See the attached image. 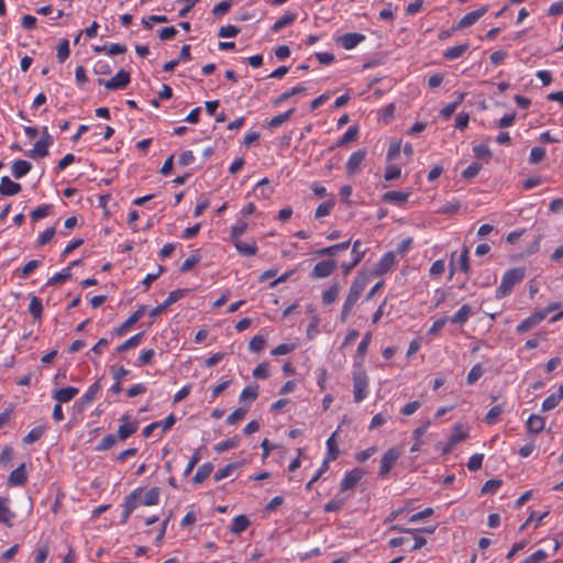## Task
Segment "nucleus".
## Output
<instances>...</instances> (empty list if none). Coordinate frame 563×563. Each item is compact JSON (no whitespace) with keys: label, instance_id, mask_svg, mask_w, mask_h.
Returning a JSON list of instances; mask_svg holds the SVG:
<instances>
[{"label":"nucleus","instance_id":"nucleus-27","mask_svg":"<svg viewBox=\"0 0 563 563\" xmlns=\"http://www.w3.org/2000/svg\"><path fill=\"white\" fill-rule=\"evenodd\" d=\"M145 313V306L139 307L118 329V334H123L135 324Z\"/></svg>","mask_w":563,"mask_h":563},{"label":"nucleus","instance_id":"nucleus-31","mask_svg":"<svg viewBox=\"0 0 563 563\" xmlns=\"http://www.w3.org/2000/svg\"><path fill=\"white\" fill-rule=\"evenodd\" d=\"M250 523V519L245 515H239L232 519L230 530L233 534H240L249 528Z\"/></svg>","mask_w":563,"mask_h":563},{"label":"nucleus","instance_id":"nucleus-28","mask_svg":"<svg viewBox=\"0 0 563 563\" xmlns=\"http://www.w3.org/2000/svg\"><path fill=\"white\" fill-rule=\"evenodd\" d=\"M31 169H32V164L30 162L24 161V159H18V161L13 162L11 172H12V175L14 178L20 179V178L24 177L25 175H27Z\"/></svg>","mask_w":563,"mask_h":563},{"label":"nucleus","instance_id":"nucleus-19","mask_svg":"<svg viewBox=\"0 0 563 563\" xmlns=\"http://www.w3.org/2000/svg\"><path fill=\"white\" fill-rule=\"evenodd\" d=\"M365 40V35L361 33H346L339 38V43L345 49H353Z\"/></svg>","mask_w":563,"mask_h":563},{"label":"nucleus","instance_id":"nucleus-20","mask_svg":"<svg viewBox=\"0 0 563 563\" xmlns=\"http://www.w3.org/2000/svg\"><path fill=\"white\" fill-rule=\"evenodd\" d=\"M78 393H79V389L77 387L68 386V387H64V388L55 390L53 394V398L58 404H65V402L70 401Z\"/></svg>","mask_w":563,"mask_h":563},{"label":"nucleus","instance_id":"nucleus-50","mask_svg":"<svg viewBox=\"0 0 563 563\" xmlns=\"http://www.w3.org/2000/svg\"><path fill=\"white\" fill-rule=\"evenodd\" d=\"M504 412V408L500 405L492 407L485 416V422L494 424L497 422L499 416Z\"/></svg>","mask_w":563,"mask_h":563},{"label":"nucleus","instance_id":"nucleus-2","mask_svg":"<svg viewBox=\"0 0 563 563\" xmlns=\"http://www.w3.org/2000/svg\"><path fill=\"white\" fill-rule=\"evenodd\" d=\"M368 395V377L362 369L353 372V397L355 402L363 401Z\"/></svg>","mask_w":563,"mask_h":563},{"label":"nucleus","instance_id":"nucleus-13","mask_svg":"<svg viewBox=\"0 0 563 563\" xmlns=\"http://www.w3.org/2000/svg\"><path fill=\"white\" fill-rule=\"evenodd\" d=\"M468 437L467 432L463 430L462 424H456L453 429V433L449 438L448 442L443 448V453L451 452L460 442L464 441Z\"/></svg>","mask_w":563,"mask_h":563},{"label":"nucleus","instance_id":"nucleus-54","mask_svg":"<svg viewBox=\"0 0 563 563\" xmlns=\"http://www.w3.org/2000/svg\"><path fill=\"white\" fill-rule=\"evenodd\" d=\"M71 277L70 267H66L60 272L54 274L47 282L48 285L63 283Z\"/></svg>","mask_w":563,"mask_h":563},{"label":"nucleus","instance_id":"nucleus-61","mask_svg":"<svg viewBox=\"0 0 563 563\" xmlns=\"http://www.w3.org/2000/svg\"><path fill=\"white\" fill-rule=\"evenodd\" d=\"M560 397L556 396V394L549 395L542 402V410L543 411H550L558 407L560 404Z\"/></svg>","mask_w":563,"mask_h":563},{"label":"nucleus","instance_id":"nucleus-64","mask_svg":"<svg viewBox=\"0 0 563 563\" xmlns=\"http://www.w3.org/2000/svg\"><path fill=\"white\" fill-rule=\"evenodd\" d=\"M448 298V294L443 288H437L432 297V308L440 307Z\"/></svg>","mask_w":563,"mask_h":563},{"label":"nucleus","instance_id":"nucleus-42","mask_svg":"<svg viewBox=\"0 0 563 563\" xmlns=\"http://www.w3.org/2000/svg\"><path fill=\"white\" fill-rule=\"evenodd\" d=\"M296 20L295 13H285L283 16H280L272 26L273 32H278L283 30L284 27L288 26Z\"/></svg>","mask_w":563,"mask_h":563},{"label":"nucleus","instance_id":"nucleus-56","mask_svg":"<svg viewBox=\"0 0 563 563\" xmlns=\"http://www.w3.org/2000/svg\"><path fill=\"white\" fill-rule=\"evenodd\" d=\"M461 209V203L457 200L448 202L439 208L437 211L440 214H455Z\"/></svg>","mask_w":563,"mask_h":563},{"label":"nucleus","instance_id":"nucleus-45","mask_svg":"<svg viewBox=\"0 0 563 563\" xmlns=\"http://www.w3.org/2000/svg\"><path fill=\"white\" fill-rule=\"evenodd\" d=\"M484 374V368L481 364H475L467 374V385H474Z\"/></svg>","mask_w":563,"mask_h":563},{"label":"nucleus","instance_id":"nucleus-4","mask_svg":"<svg viewBox=\"0 0 563 563\" xmlns=\"http://www.w3.org/2000/svg\"><path fill=\"white\" fill-rule=\"evenodd\" d=\"M402 455V449L393 446L388 449L380 460L379 475L385 477L389 474L397 460Z\"/></svg>","mask_w":563,"mask_h":563},{"label":"nucleus","instance_id":"nucleus-17","mask_svg":"<svg viewBox=\"0 0 563 563\" xmlns=\"http://www.w3.org/2000/svg\"><path fill=\"white\" fill-rule=\"evenodd\" d=\"M487 7L484 5L477 10L466 13L459 22L457 29H466L475 24L486 12Z\"/></svg>","mask_w":563,"mask_h":563},{"label":"nucleus","instance_id":"nucleus-16","mask_svg":"<svg viewBox=\"0 0 563 563\" xmlns=\"http://www.w3.org/2000/svg\"><path fill=\"white\" fill-rule=\"evenodd\" d=\"M363 477V472L358 468H354L345 473L344 477L340 483L342 492L353 488Z\"/></svg>","mask_w":563,"mask_h":563},{"label":"nucleus","instance_id":"nucleus-63","mask_svg":"<svg viewBox=\"0 0 563 563\" xmlns=\"http://www.w3.org/2000/svg\"><path fill=\"white\" fill-rule=\"evenodd\" d=\"M400 175H401V168L399 166L388 165L385 170L384 178L387 181H391V180L399 178Z\"/></svg>","mask_w":563,"mask_h":563},{"label":"nucleus","instance_id":"nucleus-41","mask_svg":"<svg viewBox=\"0 0 563 563\" xmlns=\"http://www.w3.org/2000/svg\"><path fill=\"white\" fill-rule=\"evenodd\" d=\"M294 112H295V109H289L288 111H286L284 113L275 115L274 118H272L269 120L268 128L269 129L279 128L282 124H284L286 121H288L291 118Z\"/></svg>","mask_w":563,"mask_h":563},{"label":"nucleus","instance_id":"nucleus-25","mask_svg":"<svg viewBox=\"0 0 563 563\" xmlns=\"http://www.w3.org/2000/svg\"><path fill=\"white\" fill-rule=\"evenodd\" d=\"M232 244L234 245L235 250L243 256H254L258 251L257 243L254 240L249 242L241 240Z\"/></svg>","mask_w":563,"mask_h":563},{"label":"nucleus","instance_id":"nucleus-26","mask_svg":"<svg viewBox=\"0 0 563 563\" xmlns=\"http://www.w3.org/2000/svg\"><path fill=\"white\" fill-rule=\"evenodd\" d=\"M335 435H336V432H333L325 442L327 453L323 459V462H325L327 464H329L331 461H334L339 454V445L335 440Z\"/></svg>","mask_w":563,"mask_h":563},{"label":"nucleus","instance_id":"nucleus-46","mask_svg":"<svg viewBox=\"0 0 563 563\" xmlns=\"http://www.w3.org/2000/svg\"><path fill=\"white\" fill-rule=\"evenodd\" d=\"M482 168L483 166L479 163L474 162L462 172V178L465 180H471L478 175Z\"/></svg>","mask_w":563,"mask_h":563},{"label":"nucleus","instance_id":"nucleus-6","mask_svg":"<svg viewBox=\"0 0 563 563\" xmlns=\"http://www.w3.org/2000/svg\"><path fill=\"white\" fill-rule=\"evenodd\" d=\"M131 81L130 74L123 69L119 70L111 79H98V84L108 90H118L125 88Z\"/></svg>","mask_w":563,"mask_h":563},{"label":"nucleus","instance_id":"nucleus-18","mask_svg":"<svg viewBox=\"0 0 563 563\" xmlns=\"http://www.w3.org/2000/svg\"><path fill=\"white\" fill-rule=\"evenodd\" d=\"M99 390H100V383L99 382H95L93 384H91L88 387V389L79 398V400L76 402V405L80 409L86 408L87 406H89L96 399V396H97Z\"/></svg>","mask_w":563,"mask_h":563},{"label":"nucleus","instance_id":"nucleus-35","mask_svg":"<svg viewBox=\"0 0 563 563\" xmlns=\"http://www.w3.org/2000/svg\"><path fill=\"white\" fill-rule=\"evenodd\" d=\"M358 128L356 125L350 126L345 133L336 141L335 145L330 147V150H334L335 147H341L349 142L354 141L357 137Z\"/></svg>","mask_w":563,"mask_h":563},{"label":"nucleus","instance_id":"nucleus-22","mask_svg":"<svg viewBox=\"0 0 563 563\" xmlns=\"http://www.w3.org/2000/svg\"><path fill=\"white\" fill-rule=\"evenodd\" d=\"M410 196V192L390 190L383 195L382 199L385 202L400 206L405 203Z\"/></svg>","mask_w":563,"mask_h":563},{"label":"nucleus","instance_id":"nucleus-57","mask_svg":"<svg viewBox=\"0 0 563 563\" xmlns=\"http://www.w3.org/2000/svg\"><path fill=\"white\" fill-rule=\"evenodd\" d=\"M547 151L543 147H532L529 156L530 164H538L542 162L545 157Z\"/></svg>","mask_w":563,"mask_h":563},{"label":"nucleus","instance_id":"nucleus-36","mask_svg":"<svg viewBox=\"0 0 563 563\" xmlns=\"http://www.w3.org/2000/svg\"><path fill=\"white\" fill-rule=\"evenodd\" d=\"M247 230V223L244 221H236L230 230V241L232 243L241 241V236Z\"/></svg>","mask_w":563,"mask_h":563},{"label":"nucleus","instance_id":"nucleus-49","mask_svg":"<svg viewBox=\"0 0 563 563\" xmlns=\"http://www.w3.org/2000/svg\"><path fill=\"white\" fill-rule=\"evenodd\" d=\"M154 356L155 351L153 349L143 350L135 362V366L141 367L151 364Z\"/></svg>","mask_w":563,"mask_h":563},{"label":"nucleus","instance_id":"nucleus-10","mask_svg":"<svg viewBox=\"0 0 563 563\" xmlns=\"http://www.w3.org/2000/svg\"><path fill=\"white\" fill-rule=\"evenodd\" d=\"M545 319V312L534 311L532 314H530L528 318L523 319L517 327L516 332L517 333H525L529 331L530 329L537 327L539 323H541Z\"/></svg>","mask_w":563,"mask_h":563},{"label":"nucleus","instance_id":"nucleus-3","mask_svg":"<svg viewBox=\"0 0 563 563\" xmlns=\"http://www.w3.org/2000/svg\"><path fill=\"white\" fill-rule=\"evenodd\" d=\"M53 144V137L48 133L47 126L43 128L42 137L35 142L33 148L26 152L31 158H43L48 154V147Z\"/></svg>","mask_w":563,"mask_h":563},{"label":"nucleus","instance_id":"nucleus-15","mask_svg":"<svg viewBox=\"0 0 563 563\" xmlns=\"http://www.w3.org/2000/svg\"><path fill=\"white\" fill-rule=\"evenodd\" d=\"M14 519L15 514L10 508L9 498L0 496V523L12 527Z\"/></svg>","mask_w":563,"mask_h":563},{"label":"nucleus","instance_id":"nucleus-32","mask_svg":"<svg viewBox=\"0 0 563 563\" xmlns=\"http://www.w3.org/2000/svg\"><path fill=\"white\" fill-rule=\"evenodd\" d=\"M29 312L35 321L41 322L43 317V305L38 297L32 296L29 305Z\"/></svg>","mask_w":563,"mask_h":563},{"label":"nucleus","instance_id":"nucleus-11","mask_svg":"<svg viewBox=\"0 0 563 563\" xmlns=\"http://www.w3.org/2000/svg\"><path fill=\"white\" fill-rule=\"evenodd\" d=\"M336 264L334 261H320L314 265L310 276L314 279L325 278L333 273Z\"/></svg>","mask_w":563,"mask_h":563},{"label":"nucleus","instance_id":"nucleus-9","mask_svg":"<svg viewBox=\"0 0 563 563\" xmlns=\"http://www.w3.org/2000/svg\"><path fill=\"white\" fill-rule=\"evenodd\" d=\"M367 155V151L362 148L353 152L345 165L346 173L349 175H355L361 165L363 164L365 157Z\"/></svg>","mask_w":563,"mask_h":563},{"label":"nucleus","instance_id":"nucleus-33","mask_svg":"<svg viewBox=\"0 0 563 563\" xmlns=\"http://www.w3.org/2000/svg\"><path fill=\"white\" fill-rule=\"evenodd\" d=\"M242 466V463L241 462H233V463H229L228 465H225L224 467L220 468L216 474H214V481L216 482H220L229 476H231L235 471H238L240 467Z\"/></svg>","mask_w":563,"mask_h":563},{"label":"nucleus","instance_id":"nucleus-21","mask_svg":"<svg viewBox=\"0 0 563 563\" xmlns=\"http://www.w3.org/2000/svg\"><path fill=\"white\" fill-rule=\"evenodd\" d=\"M473 308L465 303L450 318V321L453 324L463 325L473 316Z\"/></svg>","mask_w":563,"mask_h":563},{"label":"nucleus","instance_id":"nucleus-39","mask_svg":"<svg viewBox=\"0 0 563 563\" xmlns=\"http://www.w3.org/2000/svg\"><path fill=\"white\" fill-rule=\"evenodd\" d=\"M303 92H306L305 86H301V85L295 86L291 89H288V90L284 91L283 93H280L274 103L276 106H278V104L285 102L286 100H288L289 98H291L292 96L303 93Z\"/></svg>","mask_w":563,"mask_h":563},{"label":"nucleus","instance_id":"nucleus-5","mask_svg":"<svg viewBox=\"0 0 563 563\" xmlns=\"http://www.w3.org/2000/svg\"><path fill=\"white\" fill-rule=\"evenodd\" d=\"M367 286V278L365 276H357L354 278V280L351 284V287L349 289V294L344 300L345 303L354 307V305L360 299L361 295L363 294L364 289Z\"/></svg>","mask_w":563,"mask_h":563},{"label":"nucleus","instance_id":"nucleus-47","mask_svg":"<svg viewBox=\"0 0 563 563\" xmlns=\"http://www.w3.org/2000/svg\"><path fill=\"white\" fill-rule=\"evenodd\" d=\"M258 396V387L257 386H246L242 393L240 394V401H254Z\"/></svg>","mask_w":563,"mask_h":563},{"label":"nucleus","instance_id":"nucleus-23","mask_svg":"<svg viewBox=\"0 0 563 563\" xmlns=\"http://www.w3.org/2000/svg\"><path fill=\"white\" fill-rule=\"evenodd\" d=\"M159 501V488L153 487L145 492H143L139 495V506H154L157 505Z\"/></svg>","mask_w":563,"mask_h":563},{"label":"nucleus","instance_id":"nucleus-60","mask_svg":"<svg viewBox=\"0 0 563 563\" xmlns=\"http://www.w3.org/2000/svg\"><path fill=\"white\" fill-rule=\"evenodd\" d=\"M253 376L256 378V379H265L269 376V365L267 362H263L261 364H258L254 369H253Z\"/></svg>","mask_w":563,"mask_h":563},{"label":"nucleus","instance_id":"nucleus-24","mask_svg":"<svg viewBox=\"0 0 563 563\" xmlns=\"http://www.w3.org/2000/svg\"><path fill=\"white\" fill-rule=\"evenodd\" d=\"M21 191V185L11 180L8 176H3L0 180V194L4 196H13Z\"/></svg>","mask_w":563,"mask_h":563},{"label":"nucleus","instance_id":"nucleus-40","mask_svg":"<svg viewBox=\"0 0 563 563\" xmlns=\"http://www.w3.org/2000/svg\"><path fill=\"white\" fill-rule=\"evenodd\" d=\"M340 287L338 284L331 285L328 289L322 292V302L324 305L333 303L339 296Z\"/></svg>","mask_w":563,"mask_h":563},{"label":"nucleus","instance_id":"nucleus-29","mask_svg":"<svg viewBox=\"0 0 563 563\" xmlns=\"http://www.w3.org/2000/svg\"><path fill=\"white\" fill-rule=\"evenodd\" d=\"M26 472H25V464L22 463L19 465L15 470H13L9 475V484L11 486H20L23 485L26 482Z\"/></svg>","mask_w":563,"mask_h":563},{"label":"nucleus","instance_id":"nucleus-53","mask_svg":"<svg viewBox=\"0 0 563 563\" xmlns=\"http://www.w3.org/2000/svg\"><path fill=\"white\" fill-rule=\"evenodd\" d=\"M238 443H239V440L236 438H231V439H227L224 441L217 443L213 449L217 453H222V452H225L228 450L235 448L238 445Z\"/></svg>","mask_w":563,"mask_h":563},{"label":"nucleus","instance_id":"nucleus-51","mask_svg":"<svg viewBox=\"0 0 563 563\" xmlns=\"http://www.w3.org/2000/svg\"><path fill=\"white\" fill-rule=\"evenodd\" d=\"M371 341H372V332L365 333L363 339L358 343V346H357V350H356L357 356H360L361 358H364V356L367 353V350H368V346L371 344Z\"/></svg>","mask_w":563,"mask_h":563},{"label":"nucleus","instance_id":"nucleus-8","mask_svg":"<svg viewBox=\"0 0 563 563\" xmlns=\"http://www.w3.org/2000/svg\"><path fill=\"white\" fill-rule=\"evenodd\" d=\"M141 493L142 488H136L125 497L121 517L122 522H126L131 514L139 507V495Z\"/></svg>","mask_w":563,"mask_h":563},{"label":"nucleus","instance_id":"nucleus-59","mask_svg":"<svg viewBox=\"0 0 563 563\" xmlns=\"http://www.w3.org/2000/svg\"><path fill=\"white\" fill-rule=\"evenodd\" d=\"M333 207H334V202L332 200L324 201V202L320 203L318 206V208L316 209L314 217L317 219H320V218H323L325 216H329L331 210L333 209Z\"/></svg>","mask_w":563,"mask_h":563},{"label":"nucleus","instance_id":"nucleus-14","mask_svg":"<svg viewBox=\"0 0 563 563\" xmlns=\"http://www.w3.org/2000/svg\"><path fill=\"white\" fill-rule=\"evenodd\" d=\"M396 263V255L394 252L385 253L378 263L375 265L373 273L377 276L384 275L390 271Z\"/></svg>","mask_w":563,"mask_h":563},{"label":"nucleus","instance_id":"nucleus-37","mask_svg":"<svg viewBox=\"0 0 563 563\" xmlns=\"http://www.w3.org/2000/svg\"><path fill=\"white\" fill-rule=\"evenodd\" d=\"M143 338H144V332H140V333L132 335L130 339H128L121 345L118 346V349H117L118 352L123 353L130 349L136 347L137 345H140Z\"/></svg>","mask_w":563,"mask_h":563},{"label":"nucleus","instance_id":"nucleus-55","mask_svg":"<svg viewBox=\"0 0 563 563\" xmlns=\"http://www.w3.org/2000/svg\"><path fill=\"white\" fill-rule=\"evenodd\" d=\"M266 345V340L262 335H255L251 339L249 343V349L251 352L258 353L261 352Z\"/></svg>","mask_w":563,"mask_h":563},{"label":"nucleus","instance_id":"nucleus-52","mask_svg":"<svg viewBox=\"0 0 563 563\" xmlns=\"http://www.w3.org/2000/svg\"><path fill=\"white\" fill-rule=\"evenodd\" d=\"M117 443V438L114 434H107L101 439V441L96 446L97 451H107L113 448Z\"/></svg>","mask_w":563,"mask_h":563},{"label":"nucleus","instance_id":"nucleus-7","mask_svg":"<svg viewBox=\"0 0 563 563\" xmlns=\"http://www.w3.org/2000/svg\"><path fill=\"white\" fill-rule=\"evenodd\" d=\"M186 292H187L186 289H176V290L170 291L168 294V296L166 297V299L161 305L156 306L155 308H153L150 311V317H156V316L161 314L169 306H172L173 303L180 300L186 295Z\"/></svg>","mask_w":563,"mask_h":563},{"label":"nucleus","instance_id":"nucleus-34","mask_svg":"<svg viewBox=\"0 0 563 563\" xmlns=\"http://www.w3.org/2000/svg\"><path fill=\"white\" fill-rule=\"evenodd\" d=\"M468 49V44H460L453 47H449L443 52V57L448 60H454L460 58Z\"/></svg>","mask_w":563,"mask_h":563},{"label":"nucleus","instance_id":"nucleus-30","mask_svg":"<svg viewBox=\"0 0 563 563\" xmlns=\"http://www.w3.org/2000/svg\"><path fill=\"white\" fill-rule=\"evenodd\" d=\"M544 426H545V420L543 417H541L539 415H531L526 423L528 432H530L532 434L540 433L544 429Z\"/></svg>","mask_w":563,"mask_h":563},{"label":"nucleus","instance_id":"nucleus-48","mask_svg":"<svg viewBox=\"0 0 563 563\" xmlns=\"http://www.w3.org/2000/svg\"><path fill=\"white\" fill-rule=\"evenodd\" d=\"M51 211H52L51 205H42L31 212V219H32V221L36 222V221L47 217L51 213Z\"/></svg>","mask_w":563,"mask_h":563},{"label":"nucleus","instance_id":"nucleus-12","mask_svg":"<svg viewBox=\"0 0 563 563\" xmlns=\"http://www.w3.org/2000/svg\"><path fill=\"white\" fill-rule=\"evenodd\" d=\"M121 421L123 423L119 426L118 438L121 441H124L136 432L139 422L136 420L130 421V417L128 415L122 416Z\"/></svg>","mask_w":563,"mask_h":563},{"label":"nucleus","instance_id":"nucleus-58","mask_svg":"<svg viewBox=\"0 0 563 563\" xmlns=\"http://www.w3.org/2000/svg\"><path fill=\"white\" fill-rule=\"evenodd\" d=\"M41 261L40 260H31L29 261L22 268H21V272H20V277L21 278H26L27 276H30L40 265H41Z\"/></svg>","mask_w":563,"mask_h":563},{"label":"nucleus","instance_id":"nucleus-62","mask_svg":"<svg viewBox=\"0 0 563 563\" xmlns=\"http://www.w3.org/2000/svg\"><path fill=\"white\" fill-rule=\"evenodd\" d=\"M515 121H516V112L512 111V112L506 113L504 117H501L496 122V126L500 128V129L509 128V126L514 125Z\"/></svg>","mask_w":563,"mask_h":563},{"label":"nucleus","instance_id":"nucleus-38","mask_svg":"<svg viewBox=\"0 0 563 563\" xmlns=\"http://www.w3.org/2000/svg\"><path fill=\"white\" fill-rule=\"evenodd\" d=\"M213 471V465L209 462L207 463H203L202 465H200L194 476V483L196 484H200L202 483L206 478H208L210 476V474L212 473Z\"/></svg>","mask_w":563,"mask_h":563},{"label":"nucleus","instance_id":"nucleus-43","mask_svg":"<svg viewBox=\"0 0 563 563\" xmlns=\"http://www.w3.org/2000/svg\"><path fill=\"white\" fill-rule=\"evenodd\" d=\"M46 429L43 426H38L33 428L29 433L23 438L24 444H32L40 440L45 433Z\"/></svg>","mask_w":563,"mask_h":563},{"label":"nucleus","instance_id":"nucleus-1","mask_svg":"<svg viewBox=\"0 0 563 563\" xmlns=\"http://www.w3.org/2000/svg\"><path fill=\"white\" fill-rule=\"evenodd\" d=\"M525 275V268L518 267L508 269L501 277V282L496 289L495 297L497 299H501L508 296L512 291L514 286L523 280Z\"/></svg>","mask_w":563,"mask_h":563},{"label":"nucleus","instance_id":"nucleus-44","mask_svg":"<svg viewBox=\"0 0 563 563\" xmlns=\"http://www.w3.org/2000/svg\"><path fill=\"white\" fill-rule=\"evenodd\" d=\"M69 54H70L69 42H68V40L64 38L57 45L56 56H57L58 62L64 63L69 57Z\"/></svg>","mask_w":563,"mask_h":563}]
</instances>
